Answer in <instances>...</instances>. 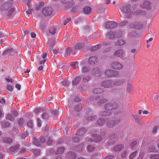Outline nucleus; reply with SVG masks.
<instances>
[{"instance_id":"f257e3e1","label":"nucleus","mask_w":159,"mask_h":159,"mask_svg":"<svg viewBox=\"0 0 159 159\" xmlns=\"http://www.w3.org/2000/svg\"><path fill=\"white\" fill-rule=\"evenodd\" d=\"M103 91L101 88H97L94 89L93 92L95 95L90 98V101H94V103L99 105L103 104L107 101V100L104 98L105 95H101L100 94Z\"/></svg>"},{"instance_id":"f03ea898","label":"nucleus","mask_w":159,"mask_h":159,"mask_svg":"<svg viewBox=\"0 0 159 159\" xmlns=\"http://www.w3.org/2000/svg\"><path fill=\"white\" fill-rule=\"evenodd\" d=\"M118 107V104L116 102L113 103H109L105 105L104 107L105 111L100 113V115L106 117L110 115V112L109 111L111 110L116 109Z\"/></svg>"},{"instance_id":"7ed1b4c3","label":"nucleus","mask_w":159,"mask_h":159,"mask_svg":"<svg viewBox=\"0 0 159 159\" xmlns=\"http://www.w3.org/2000/svg\"><path fill=\"white\" fill-rule=\"evenodd\" d=\"M119 8L121 11L120 12V19L122 20L123 17H121V14H127L129 13L131 10V5L129 4H121Z\"/></svg>"},{"instance_id":"20e7f679","label":"nucleus","mask_w":159,"mask_h":159,"mask_svg":"<svg viewBox=\"0 0 159 159\" xmlns=\"http://www.w3.org/2000/svg\"><path fill=\"white\" fill-rule=\"evenodd\" d=\"M101 85L104 88H111L115 86V82L113 80H107L102 82Z\"/></svg>"},{"instance_id":"39448f33","label":"nucleus","mask_w":159,"mask_h":159,"mask_svg":"<svg viewBox=\"0 0 159 159\" xmlns=\"http://www.w3.org/2000/svg\"><path fill=\"white\" fill-rule=\"evenodd\" d=\"M102 139V137L100 136L97 135V134H94L92 136V138L87 137L86 139L89 142L93 143V142H98Z\"/></svg>"},{"instance_id":"423d86ee","label":"nucleus","mask_w":159,"mask_h":159,"mask_svg":"<svg viewBox=\"0 0 159 159\" xmlns=\"http://www.w3.org/2000/svg\"><path fill=\"white\" fill-rule=\"evenodd\" d=\"M12 7V4L10 2H6L0 6V9L2 11H6Z\"/></svg>"},{"instance_id":"0eeeda50","label":"nucleus","mask_w":159,"mask_h":159,"mask_svg":"<svg viewBox=\"0 0 159 159\" xmlns=\"http://www.w3.org/2000/svg\"><path fill=\"white\" fill-rule=\"evenodd\" d=\"M61 2L64 6L67 8H71L74 4L73 0H62Z\"/></svg>"},{"instance_id":"6e6552de","label":"nucleus","mask_w":159,"mask_h":159,"mask_svg":"<svg viewBox=\"0 0 159 159\" xmlns=\"http://www.w3.org/2000/svg\"><path fill=\"white\" fill-rule=\"evenodd\" d=\"M46 142V139L43 137H40L39 140L34 139V143L37 146L43 147V143Z\"/></svg>"},{"instance_id":"1a4fd4ad","label":"nucleus","mask_w":159,"mask_h":159,"mask_svg":"<svg viewBox=\"0 0 159 159\" xmlns=\"http://www.w3.org/2000/svg\"><path fill=\"white\" fill-rule=\"evenodd\" d=\"M52 9L50 7H45L42 11L43 14L45 16L50 15L52 14Z\"/></svg>"},{"instance_id":"9d476101","label":"nucleus","mask_w":159,"mask_h":159,"mask_svg":"<svg viewBox=\"0 0 159 159\" xmlns=\"http://www.w3.org/2000/svg\"><path fill=\"white\" fill-rule=\"evenodd\" d=\"M111 67L114 69L119 70L121 69L123 67L122 64L119 62L114 61L113 62L111 65Z\"/></svg>"},{"instance_id":"9b49d317","label":"nucleus","mask_w":159,"mask_h":159,"mask_svg":"<svg viewBox=\"0 0 159 159\" xmlns=\"http://www.w3.org/2000/svg\"><path fill=\"white\" fill-rule=\"evenodd\" d=\"M114 54L116 57L123 58L125 55V52L123 49H121L116 51Z\"/></svg>"},{"instance_id":"f8f14e48","label":"nucleus","mask_w":159,"mask_h":159,"mask_svg":"<svg viewBox=\"0 0 159 159\" xmlns=\"http://www.w3.org/2000/svg\"><path fill=\"white\" fill-rule=\"evenodd\" d=\"M129 27L131 28H134L136 29H142L143 27V25L139 22H136L130 24Z\"/></svg>"},{"instance_id":"ddd939ff","label":"nucleus","mask_w":159,"mask_h":159,"mask_svg":"<svg viewBox=\"0 0 159 159\" xmlns=\"http://www.w3.org/2000/svg\"><path fill=\"white\" fill-rule=\"evenodd\" d=\"M142 8L149 10L151 8V3L148 1H144L141 4Z\"/></svg>"},{"instance_id":"4468645a","label":"nucleus","mask_w":159,"mask_h":159,"mask_svg":"<svg viewBox=\"0 0 159 159\" xmlns=\"http://www.w3.org/2000/svg\"><path fill=\"white\" fill-rule=\"evenodd\" d=\"M105 74L109 77H115L118 75V73L117 71L108 70L105 72Z\"/></svg>"},{"instance_id":"2eb2a0df","label":"nucleus","mask_w":159,"mask_h":159,"mask_svg":"<svg viewBox=\"0 0 159 159\" xmlns=\"http://www.w3.org/2000/svg\"><path fill=\"white\" fill-rule=\"evenodd\" d=\"M98 58L95 56H93L90 57L88 60L89 64L92 65L97 64L98 62Z\"/></svg>"},{"instance_id":"dca6fc26","label":"nucleus","mask_w":159,"mask_h":159,"mask_svg":"<svg viewBox=\"0 0 159 159\" xmlns=\"http://www.w3.org/2000/svg\"><path fill=\"white\" fill-rule=\"evenodd\" d=\"M74 50H72L70 48H68L66 49L64 56L67 57L69 55L71 56L72 57L74 56Z\"/></svg>"},{"instance_id":"f3484780","label":"nucleus","mask_w":159,"mask_h":159,"mask_svg":"<svg viewBox=\"0 0 159 159\" xmlns=\"http://www.w3.org/2000/svg\"><path fill=\"white\" fill-rule=\"evenodd\" d=\"M105 25L107 28L112 29L116 27L117 24L114 22L111 21L107 22Z\"/></svg>"},{"instance_id":"a211bd4d","label":"nucleus","mask_w":159,"mask_h":159,"mask_svg":"<svg viewBox=\"0 0 159 159\" xmlns=\"http://www.w3.org/2000/svg\"><path fill=\"white\" fill-rule=\"evenodd\" d=\"M92 111H88L87 113L86 114V115L87 116L86 119L88 121H90L91 120H93L95 118V116H93L92 115Z\"/></svg>"},{"instance_id":"6ab92c4d","label":"nucleus","mask_w":159,"mask_h":159,"mask_svg":"<svg viewBox=\"0 0 159 159\" xmlns=\"http://www.w3.org/2000/svg\"><path fill=\"white\" fill-rule=\"evenodd\" d=\"M92 71L93 74L95 76H99L101 75V71L97 68L93 69Z\"/></svg>"},{"instance_id":"aec40b11","label":"nucleus","mask_w":159,"mask_h":159,"mask_svg":"<svg viewBox=\"0 0 159 159\" xmlns=\"http://www.w3.org/2000/svg\"><path fill=\"white\" fill-rule=\"evenodd\" d=\"M107 118V117L105 118L104 119L103 118L99 119L97 122V124L99 126H103L105 123L106 120Z\"/></svg>"},{"instance_id":"412c9836","label":"nucleus","mask_w":159,"mask_h":159,"mask_svg":"<svg viewBox=\"0 0 159 159\" xmlns=\"http://www.w3.org/2000/svg\"><path fill=\"white\" fill-rule=\"evenodd\" d=\"M86 131V129L84 128H81L76 131V134L77 136H81L85 133Z\"/></svg>"},{"instance_id":"4be33fe9","label":"nucleus","mask_w":159,"mask_h":159,"mask_svg":"<svg viewBox=\"0 0 159 159\" xmlns=\"http://www.w3.org/2000/svg\"><path fill=\"white\" fill-rule=\"evenodd\" d=\"M56 27V26L55 25H51L49 29V33L52 35L56 33L57 31Z\"/></svg>"},{"instance_id":"5701e85b","label":"nucleus","mask_w":159,"mask_h":159,"mask_svg":"<svg viewBox=\"0 0 159 159\" xmlns=\"http://www.w3.org/2000/svg\"><path fill=\"white\" fill-rule=\"evenodd\" d=\"M81 78L79 76L76 77L72 81V84L73 85H76L81 80Z\"/></svg>"},{"instance_id":"b1692460","label":"nucleus","mask_w":159,"mask_h":159,"mask_svg":"<svg viewBox=\"0 0 159 159\" xmlns=\"http://www.w3.org/2000/svg\"><path fill=\"white\" fill-rule=\"evenodd\" d=\"M124 148V146L122 144H118L114 148V150L116 151H119Z\"/></svg>"},{"instance_id":"393cba45","label":"nucleus","mask_w":159,"mask_h":159,"mask_svg":"<svg viewBox=\"0 0 159 159\" xmlns=\"http://www.w3.org/2000/svg\"><path fill=\"white\" fill-rule=\"evenodd\" d=\"M85 43H79L77 44L75 47V49L77 50L82 49L85 45Z\"/></svg>"},{"instance_id":"a878e982","label":"nucleus","mask_w":159,"mask_h":159,"mask_svg":"<svg viewBox=\"0 0 159 159\" xmlns=\"http://www.w3.org/2000/svg\"><path fill=\"white\" fill-rule=\"evenodd\" d=\"M114 82H115V86H119L123 85L125 81V80L122 79L120 80H117Z\"/></svg>"},{"instance_id":"bb28decb","label":"nucleus","mask_w":159,"mask_h":159,"mask_svg":"<svg viewBox=\"0 0 159 159\" xmlns=\"http://www.w3.org/2000/svg\"><path fill=\"white\" fill-rule=\"evenodd\" d=\"M91 11V8L89 7H85L83 8V11L85 14H89Z\"/></svg>"},{"instance_id":"cd10ccee","label":"nucleus","mask_w":159,"mask_h":159,"mask_svg":"<svg viewBox=\"0 0 159 159\" xmlns=\"http://www.w3.org/2000/svg\"><path fill=\"white\" fill-rule=\"evenodd\" d=\"M102 46L101 44H98L95 46L93 47L91 49V50L92 51H94L97 50L100 48Z\"/></svg>"},{"instance_id":"c85d7f7f","label":"nucleus","mask_w":159,"mask_h":159,"mask_svg":"<svg viewBox=\"0 0 159 159\" xmlns=\"http://www.w3.org/2000/svg\"><path fill=\"white\" fill-rule=\"evenodd\" d=\"M82 105L81 103H79L75 107V110L76 111H78L81 110Z\"/></svg>"},{"instance_id":"c756f323","label":"nucleus","mask_w":159,"mask_h":159,"mask_svg":"<svg viewBox=\"0 0 159 159\" xmlns=\"http://www.w3.org/2000/svg\"><path fill=\"white\" fill-rule=\"evenodd\" d=\"M65 149L64 147H61L59 148L56 152L57 154H60L62 153L64 151Z\"/></svg>"},{"instance_id":"7c9ffc66","label":"nucleus","mask_w":159,"mask_h":159,"mask_svg":"<svg viewBox=\"0 0 159 159\" xmlns=\"http://www.w3.org/2000/svg\"><path fill=\"white\" fill-rule=\"evenodd\" d=\"M94 149V147L92 145H88L87 147V150L89 152L93 151Z\"/></svg>"},{"instance_id":"2f4dec72","label":"nucleus","mask_w":159,"mask_h":159,"mask_svg":"<svg viewBox=\"0 0 159 159\" xmlns=\"http://www.w3.org/2000/svg\"><path fill=\"white\" fill-rule=\"evenodd\" d=\"M125 43V41L123 40L120 39L118 40L115 44L116 45L120 46L123 45Z\"/></svg>"},{"instance_id":"473e14b6","label":"nucleus","mask_w":159,"mask_h":159,"mask_svg":"<svg viewBox=\"0 0 159 159\" xmlns=\"http://www.w3.org/2000/svg\"><path fill=\"white\" fill-rule=\"evenodd\" d=\"M32 9L28 8V10L26 11L24 14L26 17H28L30 14H31L32 11Z\"/></svg>"},{"instance_id":"72a5a7b5","label":"nucleus","mask_w":159,"mask_h":159,"mask_svg":"<svg viewBox=\"0 0 159 159\" xmlns=\"http://www.w3.org/2000/svg\"><path fill=\"white\" fill-rule=\"evenodd\" d=\"M150 159H159V153H155L151 155L150 157Z\"/></svg>"},{"instance_id":"f704fd0d","label":"nucleus","mask_w":159,"mask_h":159,"mask_svg":"<svg viewBox=\"0 0 159 159\" xmlns=\"http://www.w3.org/2000/svg\"><path fill=\"white\" fill-rule=\"evenodd\" d=\"M115 125L114 121H109L107 123V126L109 127H112Z\"/></svg>"},{"instance_id":"c9c22d12","label":"nucleus","mask_w":159,"mask_h":159,"mask_svg":"<svg viewBox=\"0 0 159 159\" xmlns=\"http://www.w3.org/2000/svg\"><path fill=\"white\" fill-rule=\"evenodd\" d=\"M159 129V125L155 126L152 129V133L154 134H156L157 132V130Z\"/></svg>"},{"instance_id":"e433bc0d","label":"nucleus","mask_w":159,"mask_h":159,"mask_svg":"<svg viewBox=\"0 0 159 159\" xmlns=\"http://www.w3.org/2000/svg\"><path fill=\"white\" fill-rule=\"evenodd\" d=\"M9 11H8V13H7V16L9 17H10L11 16H12V13L13 12L14 8L11 7L9 10Z\"/></svg>"},{"instance_id":"4c0bfd02","label":"nucleus","mask_w":159,"mask_h":159,"mask_svg":"<svg viewBox=\"0 0 159 159\" xmlns=\"http://www.w3.org/2000/svg\"><path fill=\"white\" fill-rule=\"evenodd\" d=\"M90 70V68L87 66H84L82 69V72L83 73H86Z\"/></svg>"},{"instance_id":"58836bf2","label":"nucleus","mask_w":159,"mask_h":159,"mask_svg":"<svg viewBox=\"0 0 159 159\" xmlns=\"http://www.w3.org/2000/svg\"><path fill=\"white\" fill-rule=\"evenodd\" d=\"M6 119L7 120L12 121L14 119V116L11 114H8L7 115Z\"/></svg>"},{"instance_id":"ea45409f","label":"nucleus","mask_w":159,"mask_h":159,"mask_svg":"<svg viewBox=\"0 0 159 159\" xmlns=\"http://www.w3.org/2000/svg\"><path fill=\"white\" fill-rule=\"evenodd\" d=\"M19 145L18 144L15 145L13 146H12L10 148V150L11 152H13L16 150L17 149L19 148Z\"/></svg>"},{"instance_id":"a19ab883","label":"nucleus","mask_w":159,"mask_h":159,"mask_svg":"<svg viewBox=\"0 0 159 159\" xmlns=\"http://www.w3.org/2000/svg\"><path fill=\"white\" fill-rule=\"evenodd\" d=\"M7 53L9 54V55H13L15 52L14 49L12 48L7 50L6 51Z\"/></svg>"},{"instance_id":"79ce46f5","label":"nucleus","mask_w":159,"mask_h":159,"mask_svg":"<svg viewBox=\"0 0 159 159\" xmlns=\"http://www.w3.org/2000/svg\"><path fill=\"white\" fill-rule=\"evenodd\" d=\"M53 47V45L51 44V43L50 41H49L47 43V50H50L52 49Z\"/></svg>"},{"instance_id":"37998d69","label":"nucleus","mask_w":159,"mask_h":159,"mask_svg":"<svg viewBox=\"0 0 159 159\" xmlns=\"http://www.w3.org/2000/svg\"><path fill=\"white\" fill-rule=\"evenodd\" d=\"M12 141V140L8 138H5L3 139V142L4 143H10Z\"/></svg>"},{"instance_id":"c03bdc74","label":"nucleus","mask_w":159,"mask_h":159,"mask_svg":"<svg viewBox=\"0 0 159 159\" xmlns=\"http://www.w3.org/2000/svg\"><path fill=\"white\" fill-rule=\"evenodd\" d=\"M71 65L72 66V68L74 69H76L78 67V62L77 61H75L72 63Z\"/></svg>"},{"instance_id":"a18cd8bd","label":"nucleus","mask_w":159,"mask_h":159,"mask_svg":"<svg viewBox=\"0 0 159 159\" xmlns=\"http://www.w3.org/2000/svg\"><path fill=\"white\" fill-rule=\"evenodd\" d=\"M138 154V152L137 151H135L132 153H131L129 157V158L130 159H133L134 157Z\"/></svg>"},{"instance_id":"49530a36","label":"nucleus","mask_w":159,"mask_h":159,"mask_svg":"<svg viewBox=\"0 0 159 159\" xmlns=\"http://www.w3.org/2000/svg\"><path fill=\"white\" fill-rule=\"evenodd\" d=\"M80 139L79 136L77 135L74 137L72 139L73 142L74 143H77L80 141Z\"/></svg>"},{"instance_id":"de8ad7c7","label":"nucleus","mask_w":159,"mask_h":159,"mask_svg":"<svg viewBox=\"0 0 159 159\" xmlns=\"http://www.w3.org/2000/svg\"><path fill=\"white\" fill-rule=\"evenodd\" d=\"M116 37L117 38H120L121 37V36L123 34V33L121 31H118L117 33L116 34Z\"/></svg>"},{"instance_id":"09e8293b","label":"nucleus","mask_w":159,"mask_h":159,"mask_svg":"<svg viewBox=\"0 0 159 159\" xmlns=\"http://www.w3.org/2000/svg\"><path fill=\"white\" fill-rule=\"evenodd\" d=\"M24 122V120L23 119L21 118H20L18 121L19 125L20 126H22L23 125V124Z\"/></svg>"},{"instance_id":"8fccbe9b","label":"nucleus","mask_w":159,"mask_h":159,"mask_svg":"<svg viewBox=\"0 0 159 159\" xmlns=\"http://www.w3.org/2000/svg\"><path fill=\"white\" fill-rule=\"evenodd\" d=\"M43 111V109L41 108H38L35 109V111L36 114H37L40 112H42Z\"/></svg>"},{"instance_id":"3c124183","label":"nucleus","mask_w":159,"mask_h":159,"mask_svg":"<svg viewBox=\"0 0 159 159\" xmlns=\"http://www.w3.org/2000/svg\"><path fill=\"white\" fill-rule=\"evenodd\" d=\"M68 156H70L71 155L72 157H70V158L71 159H75L76 157L75 154V153L72 152H69L68 154Z\"/></svg>"},{"instance_id":"603ef678","label":"nucleus","mask_w":159,"mask_h":159,"mask_svg":"<svg viewBox=\"0 0 159 159\" xmlns=\"http://www.w3.org/2000/svg\"><path fill=\"white\" fill-rule=\"evenodd\" d=\"M61 84L63 86H66L68 85L69 83L67 80H64L61 82Z\"/></svg>"},{"instance_id":"864d4df0","label":"nucleus","mask_w":159,"mask_h":159,"mask_svg":"<svg viewBox=\"0 0 159 159\" xmlns=\"http://www.w3.org/2000/svg\"><path fill=\"white\" fill-rule=\"evenodd\" d=\"M116 32H113L111 33V34L109 38L110 39H112L114 38L116 36Z\"/></svg>"},{"instance_id":"5fc2aeb1","label":"nucleus","mask_w":159,"mask_h":159,"mask_svg":"<svg viewBox=\"0 0 159 159\" xmlns=\"http://www.w3.org/2000/svg\"><path fill=\"white\" fill-rule=\"evenodd\" d=\"M114 157L111 155H105L104 156V158L105 159H112Z\"/></svg>"},{"instance_id":"6e6d98bb","label":"nucleus","mask_w":159,"mask_h":159,"mask_svg":"<svg viewBox=\"0 0 159 159\" xmlns=\"http://www.w3.org/2000/svg\"><path fill=\"white\" fill-rule=\"evenodd\" d=\"M137 143V141H134L131 142L130 146L132 148H133L136 145Z\"/></svg>"},{"instance_id":"4d7b16f0","label":"nucleus","mask_w":159,"mask_h":159,"mask_svg":"<svg viewBox=\"0 0 159 159\" xmlns=\"http://www.w3.org/2000/svg\"><path fill=\"white\" fill-rule=\"evenodd\" d=\"M144 154L145 153L144 152H140L139 156L137 159H142L144 155Z\"/></svg>"},{"instance_id":"13d9d810","label":"nucleus","mask_w":159,"mask_h":159,"mask_svg":"<svg viewBox=\"0 0 159 159\" xmlns=\"http://www.w3.org/2000/svg\"><path fill=\"white\" fill-rule=\"evenodd\" d=\"M37 125L38 127H40L41 126V120L39 118L37 119Z\"/></svg>"},{"instance_id":"bf43d9fd","label":"nucleus","mask_w":159,"mask_h":159,"mask_svg":"<svg viewBox=\"0 0 159 159\" xmlns=\"http://www.w3.org/2000/svg\"><path fill=\"white\" fill-rule=\"evenodd\" d=\"M71 20V18H68L66 20H64L63 22V24L64 25H66V24Z\"/></svg>"},{"instance_id":"052dcab7","label":"nucleus","mask_w":159,"mask_h":159,"mask_svg":"<svg viewBox=\"0 0 159 159\" xmlns=\"http://www.w3.org/2000/svg\"><path fill=\"white\" fill-rule=\"evenodd\" d=\"M73 7L72 9V11L73 12H75L79 8V7L78 6H75V7Z\"/></svg>"},{"instance_id":"680f3d73","label":"nucleus","mask_w":159,"mask_h":159,"mask_svg":"<svg viewBox=\"0 0 159 159\" xmlns=\"http://www.w3.org/2000/svg\"><path fill=\"white\" fill-rule=\"evenodd\" d=\"M90 77L89 76H86L84 77L83 81L85 82H88L89 80Z\"/></svg>"},{"instance_id":"e2e57ef3","label":"nucleus","mask_w":159,"mask_h":159,"mask_svg":"<svg viewBox=\"0 0 159 159\" xmlns=\"http://www.w3.org/2000/svg\"><path fill=\"white\" fill-rule=\"evenodd\" d=\"M155 150V148L153 146H151V147H150L148 149L149 152H153Z\"/></svg>"},{"instance_id":"0e129e2a","label":"nucleus","mask_w":159,"mask_h":159,"mask_svg":"<svg viewBox=\"0 0 159 159\" xmlns=\"http://www.w3.org/2000/svg\"><path fill=\"white\" fill-rule=\"evenodd\" d=\"M51 52H53V53L54 54H57L59 53V49H57L52 50Z\"/></svg>"},{"instance_id":"69168bd1","label":"nucleus","mask_w":159,"mask_h":159,"mask_svg":"<svg viewBox=\"0 0 159 159\" xmlns=\"http://www.w3.org/2000/svg\"><path fill=\"white\" fill-rule=\"evenodd\" d=\"M53 140L52 139V138L50 137L48 139V140L47 142V144L48 145H49L51 144Z\"/></svg>"},{"instance_id":"338daca9","label":"nucleus","mask_w":159,"mask_h":159,"mask_svg":"<svg viewBox=\"0 0 159 159\" xmlns=\"http://www.w3.org/2000/svg\"><path fill=\"white\" fill-rule=\"evenodd\" d=\"M127 153V152L126 151H125L123 152L121 155V156L123 158L125 157L126 156Z\"/></svg>"},{"instance_id":"774afa93","label":"nucleus","mask_w":159,"mask_h":159,"mask_svg":"<svg viewBox=\"0 0 159 159\" xmlns=\"http://www.w3.org/2000/svg\"><path fill=\"white\" fill-rule=\"evenodd\" d=\"M27 125L28 127L32 128L33 127V123L32 121H29L27 123Z\"/></svg>"}]
</instances>
